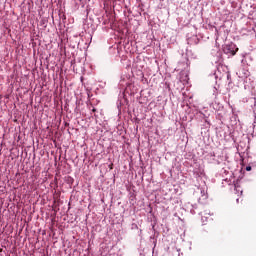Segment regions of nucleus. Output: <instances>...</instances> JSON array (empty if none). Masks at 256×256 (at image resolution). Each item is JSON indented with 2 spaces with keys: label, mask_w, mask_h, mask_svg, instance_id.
Listing matches in <instances>:
<instances>
[{
  "label": "nucleus",
  "mask_w": 256,
  "mask_h": 256,
  "mask_svg": "<svg viewBox=\"0 0 256 256\" xmlns=\"http://www.w3.org/2000/svg\"><path fill=\"white\" fill-rule=\"evenodd\" d=\"M233 49H235V45L226 46V51H227L226 53H230L231 55H236L237 51Z\"/></svg>",
  "instance_id": "1"
},
{
  "label": "nucleus",
  "mask_w": 256,
  "mask_h": 256,
  "mask_svg": "<svg viewBox=\"0 0 256 256\" xmlns=\"http://www.w3.org/2000/svg\"><path fill=\"white\" fill-rule=\"evenodd\" d=\"M92 111H93V113H95V111H97V109L94 108Z\"/></svg>",
  "instance_id": "3"
},
{
  "label": "nucleus",
  "mask_w": 256,
  "mask_h": 256,
  "mask_svg": "<svg viewBox=\"0 0 256 256\" xmlns=\"http://www.w3.org/2000/svg\"><path fill=\"white\" fill-rule=\"evenodd\" d=\"M246 171H251V166H247Z\"/></svg>",
  "instance_id": "2"
}]
</instances>
